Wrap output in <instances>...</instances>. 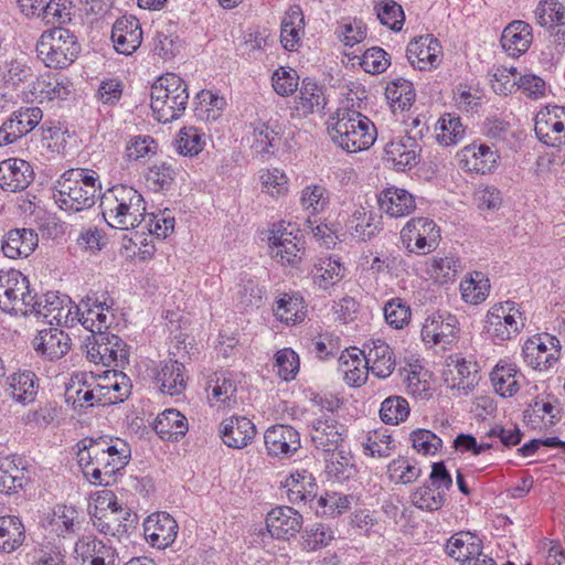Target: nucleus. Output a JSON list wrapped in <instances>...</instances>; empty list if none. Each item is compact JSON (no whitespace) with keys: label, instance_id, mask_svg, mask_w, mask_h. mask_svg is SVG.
<instances>
[{"label":"nucleus","instance_id":"f257e3e1","mask_svg":"<svg viewBox=\"0 0 565 565\" xmlns=\"http://www.w3.org/2000/svg\"><path fill=\"white\" fill-rule=\"evenodd\" d=\"M81 445L78 463L86 478L96 486L108 487L115 483L116 473L128 465L131 456L129 445L117 437L85 438Z\"/></svg>","mask_w":565,"mask_h":565},{"label":"nucleus","instance_id":"f03ea898","mask_svg":"<svg viewBox=\"0 0 565 565\" xmlns=\"http://www.w3.org/2000/svg\"><path fill=\"white\" fill-rule=\"evenodd\" d=\"M331 140L347 152H359L370 148L376 139L375 125L360 111L339 108L328 119Z\"/></svg>","mask_w":565,"mask_h":565},{"label":"nucleus","instance_id":"7ed1b4c3","mask_svg":"<svg viewBox=\"0 0 565 565\" xmlns=\"http://www.w3.org/2000/svg\"><path fill=\"white\" fill-rule=\"evenodd\" d=\"M105 222L113 228L128 231L146 221V205L142 195L131 186L115 185L100 196Z\"/></svg>","mask_w":565,"mask_h":565},{"label":"nucleus","instance_id":"20e7f679","mask_svg":"<svg viewBox=\"0 0 565 565\" xmlns=\"http://www.w3.org/2000/svg\"><path fill=\"white\" fill-rule=\"evenodd\" d=\"M100 184L96 172L85 169H71L64 172L55 182L53 199L60 209L67 212H81L92 207Z\"/></svg>","mask_w":565,"mask_h":565},{"label":"nucleus","instance_id":"39448f33","mask_svg":"<svg viewBox=\"0 0 565 565\" xmlns=\"http://www.w3.org/2000/svg\"><path fill=\"white\" fill-rule=\"evenodd\" d=\"M151 109L154 118L163 124L181 117L189 102L188 86L177 74L168 73L151 86Z\"/></svg>","mask_w":565,"mask_h":565},{"label":"nucleus","instance_id":"423d86ee","mask_svg":"<svg viewBox=\"0 0 565 565\" xmlns=\"http://www.w3.org/2000/svg\"><path fill=\"white\" fill-rule=\"evenodd\" d=\"M90 516L94 526L105 535L121 536L137 524V515L118 503L116 495L109 490L98 492Z\"/></svg>","mask_w":565,"mask_h":565},{"label":"nucleus","instance_id":"0eeeda50","mask_svg":"<svg viewBox=\"0 0 565 565\" xmlns=\"http://www.w3.org/2000/svg\"><path fill=\"white\" fill-rule=\"evenodd\" d=\"M81 51L76 36L65 28L45 31L36 43L38 56L47 67L64 68L71 65Z\"/></svg>","mask_w":565,"mask_h":565},{"label":"nucleus","instance_id":"6e6552de","mask_svg":"<svg viewBox=\"0 0 565 565\" xmlns=\"http://www.w3.org/2000/svg\"><path fill=\"white\" fill-rule=\"evenodd\" d=\"M85 347L87 359L95 364L121 369L129 364V347L114 333L89 335Z\"/></svg>","mask_w":565,"mask_h":565},{"label":"nucleus","instance_id":"1a4fd4ad","mask_svg":"<svg viewBox=\"0 0 565 565\" xmlns=\"http://www.w3.org/2000/svg\"><path fill=\"white\" fill-rule=\"evenodd\" d=\"M29 289V279L19 270H0V309L14 313L28 315V307L33 301Z\"/></svg>","mask_w":565,"mask_h":565},{"label":"nucleus","instance_id":"9d476101","mask_svg":"<svg viewBox=\"0 0 565 565\" xmlns=\"http://www.w3.org/2000/svg\"><path fill=\"white\" fill-rule=\"evenodd\" d=\"M487 331L494 343H502L516 337L524 327L519 307L512 301L495 305L487 315Z\"/></svg>","mask_w":565,"mask_h":565},{"label":"nucleus","instance_id":"9b49d317","mask_svg":"<svg viewBox=\"0 0 565 565\" xmlns=\"http://www.w3.org/2000/svg\"><path fill=\"white\" fill-rule=\"evenodd\" d=\"M401 237L411 253L426 255L438 246L440 231L433 220L415 217L403 227Z\"/></svg>","mask_w":565,"mask_h":565},{"label":"nucleus","instance_id":"f8f14e48","mask_svg":"<svg viewBox=\"0 0 565 565\" xmlns=\"http://www.w3.org/2000/svg\"><path fill=\"white\" fill-rule=\"evenodd\" d=\"M113 305L114 301L106 295L100 297L97 294L87 295L77 305L81 313L79 323L92 332L90 335L104 333L114 318Z\"/></svg>","mask_w":565,"mask_h":565},{"label":"nucleus","instance_id":"ddd939ff","mask_svg":"<svg viewBox=\"0 0 565 565\" xmlns=\"http://www.w3.org/2000/svg\"><path fill=\"white\" fill-rule=\"evenodd\" d=\"M559 340L548 333L527 339L522 348L523 359L534 370H547L559 358Z\"/></svg>","mask_w":565,"mask_h":565},{"label":"nucleus","instance_id":"4468645a","mask_svg":"<svg viewBox=\"0 0 565 565\" xmlns=\"http://www.w3.org/2000/svg\"><path fill=\"white\" fill-rule=\"evenodd\" d=\"M458 333V319L448 311L431 313L427 317L422 328L423 341L431 345H450L457 340Z\"/></svg>","mask_w":565,"mask_h":565},{"label":"nucleus","instance_id":"2eb2a0df","mask_svg":"<svg viewBox=\"0 0 565 565\" xmlns=\"http://www.w3.org/2000/svg\"><path fill=\"white\" fill-rule=\"evenodd\" d=\"M347 428L335 416L323 414L311 423L310 438L317 450L335 451L343 446Z\"/></svg>","mask_w":565,"mask_h":565},{"label":"nucleus","instance_id":"dca6fc26","mask_svg":"<svg viewBox=\"0 0 565 565\" xmlns=\"http://www.w3.org/2000/svg\"><path fill=\"white\" fill-rule=\"evenodd\" d=\"M535 134L546 146L565 145V107L555 105L540 111L535 119Z\"/></svg>","mask_w":565,"mask_h":565},{"label":"nucleus","instance_id":"f3484780","mask_svg":"<svg viewBox=\"0 0 565 565\" xmlns=\"http://www.w3.org/2000/svg\"><path fill=\"white\" fill-rule=\"evenodd\" d=\"M267 454L276 458H290L300 447V435L291 426L274 425L264 434Z\"/></svg>","mask_w":565,"mask_h":565},{"label":"nucleus","instance_id":"a211bd4d","mask_svg":"<svg viewBox=\"0 0 565 565\" xmlns=\"http://www.w3.org/2000/svg\"><path fill=\"white\" fill-rule=\"evenodd\" d=\"M143 534L153 547L166 548L174 542L178 524L169 513L157 512L145 520Z\"/></svg>","mask_w":565,"mask_h":565},{"label":"nucleus","instance_id":"6ab92c4d","mask_svg":"<svg viewBox=\"0 0 565 565\" xmlns=\"http://www.w3.org/2000/svg\"><path fill=\"white\" fill-rule=\"evenodd\" d=\"M420 147L416 139L403 136L385 145L384 159L397 171L412 169L418 163Z\"/></svg>","mask_w":565,"mask_h":565},{"label":"nucleus","instance_id":"aec40b11","mask_svg":"<svg viewBox=\"0 0 565 565\" xmlns=\"http://www.w3.org/2000/svg\"><path fill=\"white\" fill-rule=\"evenodd\" d=\"M111 41L118 53L126 55L134 53L142 41L139 20L134 15H124L117 19L113 25Z\"/></svg>","mask_w":565,"mask_h":565},{"label":"nucleus","instance_id":"412c9836","mask_svg":"<svg viewBox=\"0 0 565 565\" xmlns=\"http://www.w3.org/2000/svg\"><path fill=\"white\" fill-rule=\"evenodd\" d=\"M266 526L273 537L289 540L299 533L302 515L290 507H277L266 516Z\"/></svg>","mask_w":565,"mask_h":565},{"label":"nucleus","instance_id":"4be33fe9","mask_svg":"<svg viewBox=\"0 0 565 565\" xmlns=\"http://www.w3.org/2000/svg\"><path fill=\"white\" fill-rule=\"evenodd\" d=\"M458 158L462 169L486 174L495 169L500 157L484 143H471L458 152Z\"/></svg>","mask_w":565,"mask_h":565},{"label":"nucleus","instance_id":"5701e85b","mask_svg":"<svg viewBox=\"0 0 565 565\" xmlns=\"http://www.w3.org/2000/svg\"><path fill=\"white\" fill-rule=\"evenodd\" d=\"M34 179L31 164L19 158H10L0 162V188L17 192L26 189Z\"/></svg>","mask_w":565,"mask_h":565},{"label":"nucleus","instance_id":"b1692460","mask_svg":"<svg viewBox=\"0 0 565 565\" xmlns=\"http://www.w3.org/2000/svg\"><path fill=\"white\" fill-rule=\"evenodd\" d=\"M268 239L271 256L281 264L296 265L300 262L303 254L302 242L291 232L274 227Z\"/></svg>","mask_w":565,"mask_h":565},{"label":"nucleus","instance_id":"393cba45","mask_svg":"<svg viewBox=\"0 0 565 565\" xmlns=\"http://www.w3.org/2000/svg\"><path fill=\"white\" fill-rule=\"evenodd\" d=\"M33 301L28 307V315L33 313L36 317L47 319L50 324L55 322L62 326V322H67V315L70 309L66 306L67 297H58L56 294L47 292L38 296L33 294Z\"/></svg>","mask_w":565,"mask_h":565},{"label":"nucleus","instance_id":"a878e982","mask_svg":"<svg viewBox=\"0 0 565 565\" xmlns=\"http://www.w3.org/2000/svg\"><path fill=\"white\" fill-rule=\"evenodd\" d=\"M35 351L50 361L62 359L71 349V338L58 328L39 331L33 340Z\"/></svg>","mask_w":565,"mask_h":565},{"label":"nucleus","instance_id":"bb28decb","mask_svg":"<svg viewBox=\"0 0 565 565\" xmlns=\"http://www.w3.org/2000/svg\"><path fill=\"white\" fill-rule=\"evenodd\" d=\"M30 476L21 458H0V493L14 494L29 483Z\"/></svg>","mask_w":565,"mask_h":565},{"label":"nucleus","instance_id":"cd10ccee","mask_svg":"<svg viewBox=\"0 0 565 565\" xmlns=\"http://www.w3.org/2000/svg\"><path fill=\"white\" fill-rule=\"evenodd\" d=\"M364 347V358L371 372L379 379L388 377L396 364L395 354L391 347L380 339L371 340Z\"/></svg>","mask_w":565,"mask_h":565},{"label":"nucleus","instance_id":"c85d7f7f","mask_svg":"<svg viewBox=\"0 0 565 565\" xmlns=\"http://www.w3.org/2000/svg\"><path fill=\"white\" fill-rule=\"evenodd\" d=\"M38 244L39 237L34 230L14 228L6 234L1 243V249L8 258H25L34 252Z\"/></svg>","mask_w":565,"mask_h":565},{"label":"nucleus","instance_id":"c756f323","mask_svg":"<svg viewBox=\"0 0 565 565\" xmlns=\"http://www.w3.org/2000/svg\"><path fill=\"white\" fill-rule=\"evenodd\" d=\"M440 49L436 39L425 35L408 43L406 56L413 66L425 70L438 65Z\"/></svg>","mask_w":565,"mask_h":565},{"label":"nucleus","instance_id":"7c9ffc66","mask_svg":"<svg viewBox=\"0 0 565 565\" xmlns=\"http://www.w3.org/2000/svg\"><path fill=\"white\" fill-rule=\"evenodd\" d=\"M284 488L289 502L307 504L315 501L318 486L312 473L300 470L291 473L285 481Z\"/></svg>","mask_w":565,"mask_h":565},{"label":"nucleus","instance_id":"2f4dec72","mask_svg":"<svg viewBox=\"0 0 565 565\" xmlns=\"http://www.w3.org/2000/svg\"><path fill=\"white\" fill-rule=\"evenodd\" d=\"M220 433L226 446L242 449L255 438L256 427L246 417L233 416L222 423Z\"/></svg>","mask_w":565,"mask_h":565},{"label":"nucleus","instance_id":"473e14b6","mask_svg":"<svg viewBox=\"0 0 565 565\" xmlns=\"http://www.w3.org/2000/svg\"><path fill=\"white\" fill-rule=\"evenodd\" d=\"M381 220L382 216L370 206L360 205L347 221V228L353 237L365 242L380 232Z\"/></svg>","mask_w":565,"mask_h":565},{"label":"nucleus","instance_id":"72a5a7b5","mask_svg":"<svg viewBox=\"0 0 565 565\" xmlns=\"http://www.w3.org/2000/svg\"><path fill=\"white\" fill-rule=\"evenodd\" d=\"M532 28L529 23L515 20L509 23L501 34V46L510 56L525 53L532 43Z\"/></svg>","mask_w":565,"mask_h":565},{"label":"nucleus","instance_id":"f704fd0d","mask_svg":"<svg viewBox=\"0 0 565 565\" xmlns=\"http://www.w3.org/2000/svg\"><path fill=\"white\" fill-rule=\"evenodd\" d=\"M339 371L349 385L355 387L363 385L367 380L369 371H371L364 358V351L352 348L342 352L339 358Z\"/></svg>","mask_w":565,"mask_h":565},{"label":"nucleus","instance_id":"c9c22d12","mask_svg":"<svg viewBox=\"0 0 565 565\" xmlns=\"http://www.w3.org/2000/svg\"><path fill=\"white\" fill-rule=\"evenodd\" d=\"M565 8L557 0H543L539 3L535 13L536 22L552 31L558 42L565 43Z\"/></svg>","mask_w":565,"mask_h":565},{"label":"nucleus","instance_id":"e433bc0d","mask_svg":"<svg viewBox=\"0 0 565 565\" xmlns=\"http://www.w3.org/2000/svg\"><path fill=\"white\" fill-rule=\"evenodd\" d=\"M380 210L391 217H403L411 214L415 207L414 196L404 189L388 188L377 198Z\"/></svg>","mask_w":565,"mask_h":565},{"label":"nucleus","instance_id":"4c0bfd02","mask_svg":"<svg viewBox=\"0 0 565 565\" xmlns=\"http://www.w3.org/2000/svg\"><path fill=\"white\" fill-rule=\"evenodd\" d=\"M295 104V109L299 116L307 117L321 111L326 106L322 87L309 77L303 78Z\"/></svg>","mask_w":565,"mask_h":565},{"label":"nucleus","instance_id":"58836bf2","mask_svg":"<svg viewBox=\"0 0 565 565\" xmlns=\"http://www.w3.org/2000/svg\"><path fill=\"white\" fill-rule=\"evenodd\" d=\"M305 17L299 6H292L281 21L280 42L288 51H295L303 36Z\"/></svg>","mask_w":565,"mask_h":565},{"label":"nucleus","instance_id":"ea45409f","mask_svg":"<svg viewBox=\"0 0 565 565\" xmlns=\"http://www.w3.org/2000/svg\"><path fill=\"white\" fill-rule=\"evenodd\" d=\"M156 382L161 393L180 395L185 390L183 364L173 360L163 362L156 375Z\"/></svg>","mask_w":565,"mask_h":565},{"label":"nucleus","instance_id":"a19ab883","mask_svg":"<svg viewBox=\"0 0 565 565\" xmlns=\"http://www.w3.org/2000/svg\"><path fill=\"white\" fill-rule=\"evenodd\" d=\"M153 429L163 440H179L188 431V420L179 411L166 409L157 416Z\"/></svg>","mask_w":565,"mask_h":565},{"label":"nucleus","instance_id":"79ce46f5","mask_svg":"<svg viewBox=\"0 0 565 565\" xmlns=\"http://www.w3.org/2000/svg\"><path fill=\"white\" fill-rule=\"evenodd\" d=\"M36 380V375L31 371L14 373L9 379L7 394L17 403L30 404L35 401L38 394Z\"/></svg>","mask_w":565,"mask_h":565},{"label":"nucleus","instance_id":"37998d69","mask_svg":"<svg viewBox=\"0 0 565 565\" xmlns=\"http://www.w3.org/2000/svg\"><path fill=\"white\" fill-rule=\"evenodd\" d=\"M324 454L328 455V458H326V472L329 478L343 482L354 477L356 469L353 456L344 449V446L339 447L335 451Z\"/></svg>","mask_w":565,"mask_h":565},{"label":"nucleus","instance_id":"c03bdc74","mask_svg":"<svg viewBox=\"0 0 565 565\" xmlns=\"http://www.w3.org/2000/svg\"><path fill=\"white\" fill-rule=\"evenodd\" d=\"M516 366L507 362H499L490 374L492 386L500 396L511 397L520 390Z\"/></svg>","mask_w":565,"mask_h":565},{"label":"nucleus","instance_id":"a18cd8bd","mask_svg":"<svg viewBox=\"0 0 565 565\" xmlns=\"http://www.w3.org/2000/svg\"><path fill=\"white\" fill-rule=\"evenodd\" d=\"M31 95L40 103L63 100L65 99L71 90L68 85L63 79L52 77L50 75L38 77L30 88Z\"/></svg>","mask_w":565,"mask_h":565},{"label":"nucleus","instance_id":"49530a36","mask_svg":"<svg viewBox=\"0 0 565 565\" xmlns=\"http://www.w3.org/2000/svg\"><path fill=\"white\" fill-rule=\"evenodd\" d=\"M481 552V541L470 532L454 534L447 542L446 553L454 559L465 563Z\"/></svg>","mask_w":565,"mask_h":565},{"label":"nucleus","instance_id":"de8ad7c7","mask_svg":"<svg viewBox=\"0 0 565 565\" xmlns=\"http://www.w3.org/2000/svg\"><path fill=\"white\" fill-rule=\"evenodd\" d=\"M345 274V267L339 257L330 256L321 258L315 265L313 281L315 284L327 290L338 284Z\"/></svg>","mask_w":565,"mask_h":565},{"label":"nucleus","instance_id":"09e8293b","mask_svg":"<svg viewBox=\"0 0 565 565\" xmlns=\"http://www.w3.org/2000/svg\"><path fill=\"white\" fill-rule=\"evenodd\" d=\"M24 539V525L18 516L0 518V552L12 553L22 545Z\"/></svg>","mask_w":565,"mask_h":565},{"label":"nucleus","instance_id":"8fccbe9b","mask_svg":"<svg viewBox=\"0 0 565 565\" xmlns=\"http://www.w3.org/2000/svg\"><path fill=\"white\" fill-rule=\"evenodd\" d=\"M422 475V467L412 458L398 457L387 466L388 479L395 484L414 483Z\"/></svg>","mask_w":565,"mask_h":565},{"label":"nucleus","instance_id":"3c124183","mask_svg":"<svg viewBox=\"0 0 565 565\" xmlns=\"http://www.w3.org/2000/svg\"><path fill=\"white\" fill-rule=\"evenodd\" d=\"M116 379L110 386H96L97 403L111 405L124 402L130 394L131 384L129 377L120 372L115 374Z\"/></svg>","mask_w":565,"mask_h":565},{"label":"nucleus","instance_id":"603ef678","mask_svg":"<svg viewBox=\"0 0 565 565\" xmlns=\"http://www.w3.org/2000/svg\"><path fill=\"white\" fill-rule=\"evenodd\" d=\"M179 173V168L172 160L152 164L146 174L147 182L153 191L168 190Z\"/></svg>","mask_w":565,"mask_h":565},{"label":"nucleus","instance_id":"864d4df0","mask_svg":"<svg viewBox=\"0 0 565 565\" xmlns=\"http://www.w3.org/2000/svg\"><path fill=\"white\" fill-rule=\"evenodd\" d=\"M385 96L393 111H396V109H408L415 100L416 93L409 81L397 78L387 85Z\"/></svg>","mask_w":565,"mask_h":565},{"label":"nucleus","instance_id":"5fc2aeb1","mask_svg":"<svg viewBox=\"0 0 565 565\" xmlns=\"http://www.w3.org/2000/svg\"><path fill=\"white\" fill-rule=\"evenodd\" d=\"M275 315L287 324L302 321L306 316V306L302 298L297 295H282L277 300Z\"/></svg>","mask_w":565,"mask_h":565},{"label":"nucleus","instance_id":"6e6d98bb","mask_svg":"<svg viewBox=\"0 0 565 565\" xmlns=\"http://www.w3.org/2000/svg\"><path fill=\"white\" fill-rule=\"evenodd\" d=\"M409 404L406 398L393 395L385 398L380 407V418L387 425H398L409 416Z\"/></svg>","mask_w":565,"mask_h":565},{"label":"nucleus","instance_id":"4d7b16f0","mask_svg":"<svg viewBox=\"0 0 565 565\" xmlns=\"http://www.w3.org/2000/svg\"><path fill=\"white\" fill-rule=\"evenodd\" d=\"M455 371L452 388H456L462 395H468L480 380L477 364L465 359L457 360Z\"/></svg>","mask_w":565,"mask_h":565},{"label":"nucleus","instance_id":"13d9d810","mask_svg":"<svg viewBox=\"0 0 565 565\" xmlns=\"http://www.w3.org/2000/svg\"><path fill=\"white\" fill-rule=\"evenodd\" d=\"M206 143V136L195 127H183L175 139L180 154L193 157L200 153Z\"/></svg>","mask_w":565,"mask_h":565},{"label":"nucleus","instance_id":"bf43d9fd","mask_svg":"<svg viewBox=\"0 0 565 565\" xmlns=\"http://www.w3.org/2000/svg\"><path fill=\"white\" fill-rule=\"evenodd\" d=\"M446 501V494L433 486L424 483L411 494V502L414 507L425 511H437Z\"/></svg>","mask_w":565,"mask_h":565},{"label":"nucleus","instance_id":"052dcab7","mask_svg":"<svg viewBox=\"0 0 565 565\" xmlns=\"http://www.w3.org/2000/svg\"><path fill=\"white\" fill-rule=\"evenodd\" d=\"M209 390L212 392L213 399L221 405H228L236 394V381L232 373H215L209 382Z\"/></svg>","mask_w":565,"mask_h":565},{"label":"nucleus","instance_id":"680f3d73","mask_svg":"<svg viewBox=\"0 0 565 565\" xmlns=\"http://www.w3.org/2000/svg\"><path fill=\"white\" fill-rule=\"evenodd\" d=\"M351 500V495L327 492L317 500L316 512L331 518L338 516L350 509Z\"/></svg>","mask_w":565,"mask_h":565},{"label":"nucleus","instance_id":"e2e57ef3","mask_svg":"<svg viewBox=\"0 0 565 565\" xmlns=\"http://www.w3.org/2000/svg\"><path fill=\"white\" fill-rule=\"evenodd\" d=\"M254 143L257 152H269L280 139L279 127L277 124L257 121L253 124Z\"/></svg>","mask_w":565,"mask_h":565},{"label":"nucleus","instance_id":"0e129e2a","mask_svg":"<svg viewBox=\"0 0 565 565\" xmlns=\"http://www.w3.org/2000/svg\"><path fill=\"white\" fill-rule=\"evenodd\" d=\"M301 539L303 550L317 551L327 546L334 539V533L330 526L316 523L305 530Z\"/></svg>","mask_w":565,"mask_h":565},{"label":"nucleus","instance_id":"69168bd1","mask_svg":"<svg viewBox=\"0 0 565 565\" xmlns=\"http://www.w3.org/2000/svg\"><path fill=\"white\" fill-rule=\"evenodd\" d=\"M489 284L480 271H475L460 282L462 299L469 303H479L486 299Z\"/></svg>","mask_w":565,"mask_h":565},{"label":"nucleus","instance_id":"338daca9","mask_svg":"<svg viewBox=\"0 0 565 565\" xmlns=\"http://www.w3.org/2000/svg\"><path fill=\"white\" fill-rule=\"evenodd\" d=\"M439 132L436 135L437 141L443 146H450L459 142L465 135V129L459 117L451 115L443 116L438 120Z\"/></svg>","mask_w":565,"mask_h":565},{"label":"nucleus","instance_id":"774afa93","mask_svg":"<svg viewBox=\"0 0 565 565\" xmlns=\"http://www.w3.org/2000/svg\"><path fill=\"white\" fill-rule=\"evenodd\" d=\"M519 77L515 67H497L491 78L492 89L499 95L511 94L518 89Z\"/></svg>","mask_w":565,"mask_h":565}]
</instances>
